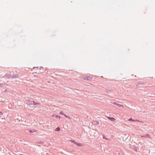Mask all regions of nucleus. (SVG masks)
Returning a JSON list of instances; mask_svg holds the SVG:
<instances>
[{"label": "nucleus", "instance_id": "f03ea898", "mask_svg": "<svg viewBox=\"0 0 155 155\" xmlns=\"http://www.w3.org/2000/svg\"><path fill=\"white\" fill-rule=\"evenodd\" d=\"M113 104L116 105L118 106H119L120 107H124V106L120 104H117L116 102H114L113 103Z\"/></svg>", "mask_w": 155, "mask_h": 155}, {"label": "nucleus", "instance_id": "6e6552de", "mask_svg": "<svg viewBox=\"0 0 155 155\" xmlns=\"http://www.w3.org/2000/svg\"><path fill=\"white\" fill-rule=\"evenodd\" d=\"M64 116L65 117L67 118H68L69 119H71V118L69 116H68L65 114L64 115Z\"/></svg>", "mask_w": 155, "mask_h": 155}, {"label": "nucleus", "instance_id": "9d476101", "mask_svg": "<svg viewBox=\"0 0 155 155\" xmlns=\"http://www.w3.org/2000/svg\"><path fill=\"white\" fill-rule=\"evenodd\" d=\"M2 114H3V113L2 112L0 111V115H2Z\"/></svg>", "mask_w": 155, "mask_h": 155}, {"label": "nucleus", "instance_id": "423d86ee", "mask_svg": "<svg viewBox=\"0 0 155 155\" xmlns=\"http://www.w3.org/2000/svg\"><path fill=\"white\" fill-rule=\"evenodd\" d=\"M83 79L84 80H90V78H89V77H84V78Z\"/></svg>", "mask_w": 155, "mask_h": 155}, {"label": "nucleus", "instance_id": "20e7f679", "mask_svg": "<svg viewBox=\"0 0 155 155\" xmlns=\"http://www.w3.org/2000/svg\"><path fill=\"white\" fill-rule=\"evenodd\" d=\"M75 144H76L77 145L79 146H83L82 144L79 143H74Z\"/></svg>", "mask_w": 155, "mask_h": 155}, {"label": "nucleus", "instance_id": "0eeeda50", "mask_svg": "<svg viewBox=\"0 0 155 155\" xmlns=\"http://www.w3.org/2000/svg\"><path fill=\"white\" fill-rule=\"evenodd\" d=\"M60 130V128H59V127H58L57 128L55 129V130L56 131H59Z\"/></svg>", "mask_w": 155, "mask_h": 155}, {"label": "nucleus", "instance_id": "9b49d317", "mask_svg": "<svg viewBox=\"0 0 155 155\" xmlns=\"http://www.w3.org/2000/svg\"><path fill=\"white\" fill-rule=\"evenodd\" d=\"M112 119H115L114 118H111Z\"/></svg>", "mask_w": 155, "mask_h": 155}, {"label": "nucleus", "instance_id": "7ed1b4c3", "mask_svg": "<svg viewBox=\"0 0 155 155\" xmlns=\"http://www.w3.org/2000/svg\"><path fill=\"white\" fill-rule=\"evenodd\" d=\"M129 121H132L134 122H138V120H133L132 118H130L128 120Z\"/></svg>", "mask_w": 155, "mask_h": 155}, {"label": "nucleus", "instance_id": "ddd939ff", "mask_svg": "<svg viewBox=\"0 0 155 155\" xmlns=\"http://www.w3.org/2000/svg\"><path fill=\"white\" fill-rule=\"evenodd\" d=\"M20 155H22V154H20Z\"/></svg>", "mask_w": 155, "mask_h": 155}, {"label": "nucleus", "instance_id": "1a4fd4ad", "mask_svg": "<svg viewBox=\"0 0 155 155\" xmlns=\"http://www.w3.org/2000/svg\"><path fill=\"white\" fill-rule=\"evenodd\" d=\"M60 114L62 115H64V113L62 111H61Z\"/></svg>", "mask_w": 155, "mask_h": 155}, {"label": "nucleus", "instance_id": "39448f33", "mask_svg": "<svg viewBox=\"0 0 155 155\" xmlns=\"http://www.w3.org/2000/svg\"><path fill=\"white\" fill-rule=\"evenodd\" d=\"M52 116L53 117H55L56 118H59V119H60V118H61V117H60V116H58V115H53Z\"/></svg>", "mask_w": 155, "mask_h": 155}, {"label": "nucleus", "instance_id": "f8f14e48", "mask_svg": "<svg viewBox=\"0 0 155 155\" xmlns=\"http://www.w3.org/2000/svg\"><path fill=\"white\" fill-rule=\"evenodd\" d=\"M30 132H31V130H30Z\"/></svg>", "mask_w": 155, "mask_h": 155}, {"label": "nucleus", "instance_id": "f257e3e1", "mask_svg": "<svg viewBox=\"0 0 155 155\" xmlns=\"http://www.w3.org/2000/svg\"><path fill=\"white\" fill-rule=\"evenodd\" d=\"M27 104L29 105H38L39 104V103H36L34 101H32L30 100H29L27 101Z\"/></svg>", "mask_w": 155, "mask_h": 155}]
</instances>
